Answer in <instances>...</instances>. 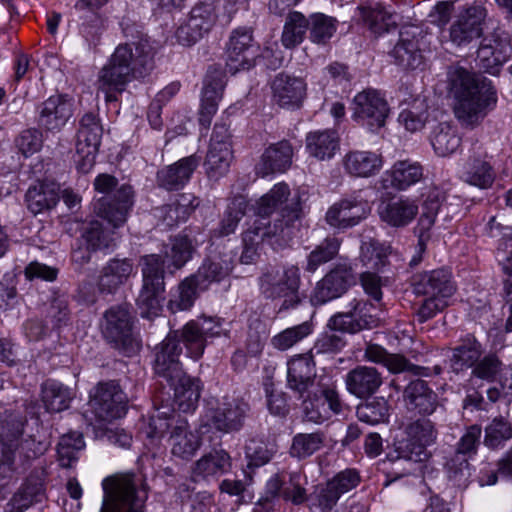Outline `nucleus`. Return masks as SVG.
<instances>
[{
  "mask_svg": "<svg viewBox=\"0 0 512 512\" xmlns=\"http://www.w3.org/2000/svg\"><path fill=\"white\" fill-rule=\"evenodd\" d=\"M313 330L314 326L312 322L304 321L301 324L279 332L272 338L271 343L274 348L280 351H286L311 335Z\"/></svg>",
  "mask_w": 512,
  "mask_h": 512,
  "instance_id": "nucleus-53",
  "label": "nucleus"
},
{
  "mask_svg": "<svg viewBox=\"0 0 512 512\" xmlns=\"http://www.w3.org/2000/svg\"><path fill=\"white\" fill-rule=\"evenodd\" d=\"M38 122L47 130H60L72 116V103L65 95H53L39 107Z\"/></svg>",
  "mask_w": 512,
  "mask_h": 512,
  "instance_id": "nucleus-25",
  "label": "nucleus"
},
{
  "mask_svg": "<svg viewBox=\"0 0 512 512\" xmlns=\"http://www.w3.org/2000/svg\"><path fill=\"white\" fill-rule=\"evenodd\" d=\"M404 434V440L411 448H427L434 445L437 439V430L429 419H418L409 423Z\"/></svg>",
  "mask_w": 512,
  "mask_h": 512,
  "instance_id": "nucleus-41",
  "label": "nucleus"
},
{
  "mask_svg": "<svg viewBox=\"0 0 512 512\" xmlns=\"http://www.w3.org/2000/svg\"><path fill=\"white\" fill-rule=\"evenodd\" d=\"M398 120L407 131H420L428 120L427 104L424 100H415L409 108L399 114Z\"/></svg>",
  "mask_w": 512,
  "mask_h": 512,
  "instance_id": "nucleus-56",
  "label": "nucleus"
},
{
  "mask_svg": "<svg viewBox=\"0 0 512 512\" xmlns=\"http://www.w3.org/2000/svg\"><path fill=\"white\" fill-rule=\"evenodd\" d=\"M404 399L409 410L423 415L432 414L438 406L437 394L421 379L411 381L407 385Z\"/></svg>",
  "mask_w": 512,
  "mask_h": 512,
  "instance_id": "nucleus-35",
  "label": "nucleus"
},
{
  "mask_svg": "<svg viewBox=\"0 0 512 512\" xmlns=\"http://www.w3.org/2000/svg\"><path fill=\"white\" fill-rule=\"evenodd\" d=\"M300 271L297 266L272 268L266 271L259 280L261 293L269 299L284 298L281 309L295 307L300 298Z\"/></svg>",
  "mask_w": 512,
  "mask_h": 512,
  "instance_id": "nucleus-11",
  "label": "nucleus"
},
{
  "mask_svg": "<svg viewBox=\"0 0 512 512\" xmlns=\"http://www.w3.org/2000/svg\"><path fill=\"white\" fill-rule=\"evenodd\" d=\"M121 28L124 37L126 38V42L122 45H127L134 54H138V48L143 46L145 43L149 48L150 55L152 56V60L154 59L153 48L149 43V40L146 34L143 33L142 27L137 23L131 21L129 18H123L121 23Z\"/></svg>",
  "mask_w": 512,
  "mask_h": 512,
  "instance_id": "nucleus-62",
  "label": "nucleus"
},
{
  "mask_svg": "<svg viewBox=\"0 0 512 512\" xmlns=\"http://www.w3.org/2000/svg\"><path fill=\"white\" fill-rule=\"evenodd\" d=\"M305 143L310 156L324 161L335 156L339 150L340 139L335 130H315L306 135Z\"/></svg>",
  "mask_w": 512,
  "mask_h": 512,
  "instance_id": "nucleus-38",
  "label": "nucleus"
},
{
  "mask_svg": "<svg viewBox=\"0 0 512 512\" xmlns=\"http://www.w3.org/2000/svg\"><path fill=\"white\" fill-rule=\"evenodd\" d=\"M102 333L117 349L129 355L139 349L132 333V316L128 304L112 306L104 314Z\"/></svg>",
  "mask_w": 512,
  "mask_h": 512,
  "instance_id": "nucleus-13",
  "label": "nucleus"
},
{
  "mask_svg": "<svg viewBox=\"0 0 512 512\" xmlns=\"http://www.w3.org/2000/svg\"><path fill=\"white\" fill-rule=\"evenodd\" d=\"M381 373L371 366L359 365L349 371L345 377L348 392L358 398L374 394L382 385Z\"/></svg>",
  "mask_w": 512,
  "mask_h": 512,
  "instance_id": "nucleus-29",
  "label": "nucleus"
},
{
  "mask_svg": "<svg viewBox=\"0 0 512 512\" xmlns=\"http://www.w3.org/2000/svg\"><path fill=\"white\" fill-rule=\"evenodd\" d=\"M199 161L198 156L190 155L162 168L157 173L158 185L169 191L182 189L190 180Z\"/></svg>",
  "mask_w": 512,
  "mask_h": 512,
  "instance_id": "nucleus-28",
  "label": "nucleus"
},
{
  "mask_svg": "<svg viewBox=\"0 0 512 512\" xmlns=\"http://www.w3.org/2000/svg\"><path fill=\"white\" fill-rule=\"evenodd\" d=\"M388 410V403L384 398H373L371 401L358 406L357 416L360 421L375 425L386 421Z\"/></svg>",
  "mask_w": 512,
  "mask_h": 512,
  "instance_id": "nucleus-58",
  "label": "nucleus"
},
{
  "mask_svg": "<svg viewBox=\"0 0 512 512\" xmlns=\"http://www.w3.org/2000/svg\"><path fill=\"white\" fill-rule=\"evenodd\" d=\"M370 209L366 202L356 198H346L334 203L326 212V222L336 229H347L364 220Z\"/></svg>",
  "mask_w": 512,
  "mask_h": 512,
  "instance_id": "nucleus-22",
  "label": "nucleus"
},
{
  "mask_svg": "<svg viewBox=\"0 0 512 512\" xmlns=\"http://www.w3.org/2000/svg\"><path fill=\"white\" fill-rule=\"evenodd\" d=\"M248 410V404L242 400H233L219 408L214 417V424L223 431L238 430Z\"/></svg>",
  "mask_w": 512,
  "mask_h": 512,
  "instance_id": "nucleus-43",
  "label": "nucleus"
},
{
  "mask_svg": "<svg viewBox=\"0 0 512 512\" xmlns=\"http://www.w3.org/2000/svg\"><path fill=\"white\" fill-rule=\"evenodd\" d=\"M142 287L136 299L141 317L152 318L159 315L162 307L164 282V261L160 255L149 254L141 257Z\"/></svg>",
  "mask_w": 512,
  "mask_h": 512,
  "instance_id": "nucleus-9",
  "label": "nucleus"
},
{
  "mask_svg": "<svg viewBox=\"0 0 512 512\" xmlns=\"http://www.w3.org/2000/svg\"><path fill=\"white\" fill-rule=\"evenodd\" d=\"M223 318L218 316L201 315L188 321L181 330H176L171 334H177V341L183 343L186 355L199 360L207 345L215 338L230 336V328Z\"/></svg>",
  "mask_w": 512,
  "mask_h": 512,
  "instance_id": "nucleus-8",
  "label": "nucleus"
},
{
  "mask_svg": "<svg viewBox=\"0 0 512 512\" xmlns=\"http://www.w3.org/2000/svg\"><path fill=\"white\" fill-rule=\"evenodd\" d=\"M360 250V261L367 269L379 271L388 262L390 247L375 239L363 241Z\"/></svg>",
  "mask_w": 512,
  "mask_h": 512,
  "instance_id": "nucleus-49",
  "label": "nucleus"
},
{
  "mask_svg": "<svg viewBox=\"0 0 512 512\" xmlns=\"http://www.w3.org/2000/svg\"><path fill=\"white\" fill-rule=\"evenodd\" d=\"M356 277L348 263L336 264L317 284L313 291L312 301L315 304H325L343 295Z\"/></svg>",
  "mask_w": 512,
  "mask_h": 512,
  "instance_id": "nucleus-18",
  "label": "nucleus"
},
{
  "mask_svg": "<svg viewBox=\"0 0 512 512\" xmlns=\"http://www.w3.org/2000/svg\"><path fill=\"white\" fill-rule=\"evenodd\" d=\"M485 16V9L479 5L470 6L459 13L448 29L450 42L457 47H466L478 39Z\"/></svg>",
  "mask_w": 512,
  "mask_h": 512,
  "instance_id": "nucleus-19",
  "label": "nucleus"
},
{
  "mask_svg": "<svg viewBox=\"0 0 512 512\" xmlns=\"http://www.w3.org/2000/svg\"><path fill=\"white\" fill-rule=\"evenodd\" d=\"M72 399L71 390L60 382L48 380L42 385V401L48 412L66 410Z\"/></svg>",
  "mask_w": 512,
  "mask_h": 512,
  "instance_id": "nucleus-42",
  "label": "nucleus"
},
{
  "mask_svg": "<svg viewBox=\"0 0 512 512\" xmlns=\"http://www.w3.org/2000/svg\"><path fill=\"white\" fill-rule=\"evenodd\" d=\"M194 247L186 236H177L171 240V244L165 248V257L171 261L175 269L183 267L192 257Z\"/></svg>",
  "mask_w": 512,
  "mask_h": 512,
  "instance_id": "nucleus-57",
  "label": "nucleus"
},
{
  "mask_svg": "<svg viewBox=\"0 0 512 512\" xmlns=\"http://www.w3.org/2000/svg\"><path fill=\"white\" fill-rule=\"evenodd\" d=\"M310 38L315 43H326L336 31V20L322 13L311 15Z\"/></svg>",
  "mask_w": 512,
  "mask_h": 512,
  "instance_id": "nucleus-59",
  "label": "nucleus"
},
{
  "mask_svg": "<svg viewBox=\"0 0 512 512\" xmlns=\"http://www.w3.org/2000/svg\"><path fill=\"white\" fill-rule=\"evenodd\" d=\"M412 287L416 295L426 296L417 311V317L421 323L432 319L448 307L456 291L452 273L444 268L414 275Z\"/></svg>",
  "mask_w": 512,
  "mask_h": 512,
  "instance_id": "nucleus-4",
  "label": "nucleus"
},
{
  "mask_svg": "<svg viewBox=\"0 0 512 512\" xmlns=\"http://www.w3.org/2000/svg\"><path fill=\"white\" fill-rule=\"evenodd\" d=\"M448 79L455 98V117L465 128L478 126L486 117L490 103L496 100L490 83L459 66L450 67Z\"/></svg>",
  "mask_w": 512,
  "mask_h": 512,
  "instance_id": "nucleus-1",
  "label": "nucleus"
},
{
  "mask_svg": "<svg viewBox=\"0 0 512 512\" xmlns=\"http://www.w3.org/2000/svg\"><path fill=\"white\" fill-rule=\"evenodd\" d=\"M309 26V21L300 12H292L288 15L283 33L282 43L286 48H294L299 45L306 33Z\"/></svg>",
  "mask_w": 512,
  "mask_h": 512,
  "instance_id": "nucleus-54",
  "label": "nucleus"
},
{
  "mask_svg": "<svg viewBox=\"0 0 512 512\" xmlns=\"http://www.w3.org/2000/svg\"><path fill=\"white\" fill-rule=\"evenodd\" d=\"M246 208L247 201L245 197L241 195L235 196L224 211L218 227L212 231V236L219 238L233 234L240 220L245 215Z\"/></svg>",
  "mask_w": 512,
  "mask_h": 512,
  "instance_id": "nucleus-44",
  "label": "nucleus"
},
{
  "mask_svg": "<svg viewBox=\"0 0 512 512\" xmlns=\"http://www.w3.org/2000/svg\"><path fill=\"white\" fill-rule=\"evenodd\" d=\"M102 126L93 113H86L79 122L75 162L78 171L88 173L95 164L101 142Z\"/></svg>",
  "mask_w": 512,
  "mask_h": 512,
  "instance_id": "nucleus-14",
  "label": "nucleus"
},
{
  "mask_svg": "<svg viewBox=\"0 0 512 512\" xmlns=\"http://www.w3.org/2000/svg\"><path fill=\"white\" fill-rule=\"evenodd\" d=\"M231 271V261L217 257L204 261L195 274L200 281V285L207 290L212 283H218L225 279Z\"/></svg>",
  "mask_w": 512,
  "mask_h": 512,
  "instance_id": "nucleus-48",
  "label": "nucleus"
},
{
  "mask_svg": "<svg viewBox=\"0 0 512 512\" xmlns=\"http://www.w3.org/2000/svg\"><path fill=\"white\" fill-rule=\"evenodd\" d=\"M365 357L371 362L383 364L393 373L409 371L414 368V366L403 356L389 354L383 347L376 344H370L367 346L365 350Z\"/></svg>",
  "mask_w": 512,
  "mask_h": 512,
  "instance_id": "nucleus-51",
  "label": "nucleus"
},
{
  "mask_svg": "<svg viewBox=\"0 0 512 512\" xmlns=\"http://www.w3.org/2000/svg\"><path fill=\"white\" fill-rule=\"evenodd\" d=\"M292 145L282 140L271 144L262 154L260 161L255 166L258 176L266 177L276 172L286 171L292 164Z\"/></svg>",
  "mask_w": 512,
  "mask_h": 512,
  "instance_id": "nucleus-27",
  "label": "nucleus"
},
{
  "mask_svg": "<svg viewBox=\"0 0 512 512\" xmlns=\"http://www.w3.org/2000/svg\"><path fill=\"white\" fill-rule=\"evenodd\" d=\"M512 438L511 424L503 417H496L485 428V445L489 447L504 446Z\"/></svg>",
  "mask_w": 512,
  "mask_h": 512,
  "instance_id": "nucleus-61",
  "label": "nucleus"
},
{
  "mask_svg": "<svg viewBox=\"0 0 512 512\" xmlns=\"http://www.w3.org/2000/svg\"><path fill=\"white\" fill-rule=\"evenodd\" d=\"M177 334H168L167 337L155 347L154 371L158 377L166 382L183 376L184 370L179 361L182 347L177 341Z\"/></svg>",
  "mask_w": 512,
  "mask_h": 512,
  "instance_id": "nucleus-21",
  "label": "nucleus"
},
{
  "mask_svg": "<svg viewBox=\"0 0 512 512\" xmlns=\"http://www.w3.org/2000/svg\"><path fill=\"white\" fill-rule=\"evenodd\" d=\"M216 20L215 3L211 0L199 2L192 8L187 21L178 27V42L185 46L195 44L211 31Z\"/></svg>",
  "mask_w": 512,
  "mask_h": 512,
  "instance_id": "nucleus-16",
  "label": "nucleus"
},
{
  "mask_svg": "<svg viewBox=\"0 0 512 512\" xmlns=\"http://www.w3.org/2000/svg\"><path fill=\"white\" fill-rule=\"evenodd\" d=\"M351 111V117L358 125L377 132L385 126L390 107L381 92L369 88L354 96Z\"/></svg>",
  "mask_w": 512,
  "mask_h": 512,
  "instance_id": "nucleus-12",
  "label": "nucleus"
},
{
  "mask_svg": "<svg viewBox=\"0 0 512 512\" xmlns=\"http://www.w3.org/2000/svg\"><path fill=\"white\" fill-rule=\"evenodd\" d=\"M360 16L369 30L374 34H382L394 28L397 16L382 3L369 4L359 7Z\"/></svg>",
  "mask_w": 512,
  "mask_h": 512,
  "instance_id": "nucleus-39",
  "label": "nucleus"
},
{
  "mask_svg": "<svg viewBox=\"0 0 512 512\" xmlns=\"http://www.w3.org/2000/svg\"><path fill=\"white\" fill-rule=\"evenodd\" d=\"M395 61L407 69H415L422 64L423 55L420 47V40L413 28H406L400 31V37L392 50Z\"/></svg>",
  "mask_w": 512,
  "mask_h": 512,
  "instance_id": "nucleus-34",
  "label": "nucleus"
},
{
  "mask_svg": "<svg viewBox=\"0 0 512 512\" xmlns=\"http://www.w3.org/2000/svg\"><path fill=\"white\" fill-rule=\"evenodd\" d=\"M60 187L53 181H42L28 188L25 201L27 208L33 214L50 210L59 201Z\"/></svg>",
  "mask_w": 512,
  "mask_h": 512,
  "instance_id": "nucleus-37",
  "label": "nucleus"
},
{
  "mask_svg": "<svg viewBox=\"0 0 512 512\" xmlns=\"http://www.w3.org/2000/svg\"><path fill=\"white\" fill-rule=\"evenodd\" d=\"M174 390V406L183 413L195 410L200 398V382L189 377L185 372L183 376L167 381Z\"/></svg>",
  "mask_w": 512,
  "mask_h": 512,
  "instance_id": "nucleus-36",
  "label": "nucleus"
},
{
  "mask_svg": "<svg viewBox=\"0 0 512 512\" xmlns=\"http://www.w3.org/2000/svg\"><path fill=\"white\" fill-rule=\"evenodd\" d=\"M300 212L299 203L291 202L281 209L280 218L275 219L273 224L255 219L242 234L243 245L258 248L265 238L272 237H277L284 242L290 240L297 229Z\"/></svg>",
  "mask_w": 512,
  "mask_h": 512,
  "instance_id": "nucleus-10",
  "label": "nucleus"
},
{
  "mask_svg": "<svg viewBox=\"0 0 512 512\" xmlns=\"http://www.w3.org/2000/svg\"><path fill=\"white\" fill-rule=\"evenodd\" d=\"M222 429H219L214 423L202 424L196 431L193 439V448H217L222 445Z\"/></svg>",
  "mask_w": 512,
  "mask_h": 512,
  "instance_id": "nucleus-64",
  "label": "nucleus"
},
{
  "mask_svg": "<svg viewBox=\"0 0 512 512\" xmlns=\"http://www.w3.org/2000/svg\"><path fill=\"white\" fill-rule=\"evenodd\" d=\"M103 500L100 512H144L148 488L133 473H115L102 481Z\"/></svg>",
  "mask_w": 512,
  "mask_h": 512,
  "instance_id": "nucleus-3",
  "label": "nucleus"
},
{
  "mask_svg": "<svg viewBox=\"0 0 512 512\" xmlns=\"http://www.w3.org/2000/svg\"><path fill=\"white\" fill-rule=\"evenodd\" d=\"M206 288L200 285V281L196 274H191L182 280L178 285V295L169 302V307L174 310H189L199 297L200 293Z\"/></svg>",
  "mask_w": 512,
  "mask_h": 512,
  "instance_id": "nucleus-47",
  "label": "nucleus"
},
{
  "mask_svg": "<svg viewBox=\"0 0 512 512\" xmlns=\"http://www.w3.org/2000/svg\"><path fill=\"white\" fill-rule=\"evenodd\" d=\"M134 274V264L131 259H110L101 269L98 279L99 290L105 293H115Z\"/></svg>",
  "mask_w": 512,
  "mask_h": 512,
  "instance_id": "nucleus-31",
  "label": "nucleus"
},
{
  "mask_svg": "<svg viewBox=\"0 0 512 512\" xmlns=\"http://www.w3.org/2000/svg\"><path fill=\"white\" fill-rule=\"evenodd\" d=\"M230 466V456L225 450H212L196 462L194 473L203 477L225 472Z\"/></svg>",
  "mask_w": 512,
  "mask_h": 512,
  "instance_id": "nucleus-55",
  "label": "nucleus"
},
{
  "mask_svg": "<svg viewBox=\"0 0 512 512\" xmlns=\"http://www.w3.org/2000/svg\"><path fill=\"white\" fill-rule=\"evenodd\" d=\"M94 189L103 194L94 203L95 213L105 219L114 228L122 226L133 206V189L130 185H121L116 189L118 180L110 174H99L94 180Z\"/></svg>",
  "mask_w": 512,
  "mask_h": 512,
  "instance_id": "nucleus-6",
  "label": "nucleus"
},
{
  "mask_svg": "<svg viewBox=\"0 0 512 512\" xmlns=\"http://www.w3.org/2000/svg\"><path fill=\"white\" fill-rule=\"evenodd\" d=\"M346 344L347 340L343 335L327 328V330L318 336L310 353H312V355L337 354L343 350Z\"/></svg>",
  "mask_w": 512,
  "mask_h": 512,
  "instance_id": "nucleus-60",
  "label": "nucleus"
},
{
  "mask_svg": "<svg viewBox=\"0 0 512 512\" xmlns=\"http://www.w3.org/2000/svg\"><path fill=\"white\" fill-rule=\"evenodd\" d=\"M340 246L341 241L338 238H325L307 255L303 269L308 273H315L320 266L330 262L338 255Z\"/></svg>",
  "mask_w": 512,
  "mask_h": 512,
  "instance_id": "nucleus-45",
  "label": "nucleus"
},
{
  "mask_svg": "<svg viewBox=\"0 0 512 512\" xmlns=\"http://www.w3.org/2000/svg\"><path fill=\"white\" fill-rule=\"evenodd\" d=\"M185 419H175L168 407L157 409L148 421H144L139 437L145 446H171L172 448H193L195 435L187 431Z\"/></svg>",
  "mask_w": 512,
  "mask_h": 512,
  "instance_id": "nucleus-5",
  "label": "nucleus"
},
{
  "mask_svg": "<svg viewBox=\"0 0 512 512\" xmlns=\"http://www.w3.org/2000/svg\"><path fill=\"white\" fill-rule=\"evenodd\" d=\"M290 195V189L286 183L275 184L269 192L263 195L255 206L257 220L269 222L267 217L273 213L275 209L283 205Z\"/></svg>",
  "mask_w": 512,
  "mask_h": 512,
  "instance_id": "nucleus-46",
  "label": "nucleus"
},
{
  "mask_svg": "<svg viewBox=\"0 0 512 512\" xmlns=\"http://www.w3.org/2000/svg\"><path fill=\"white\" fill-rule=\"evenodd\" d=\"M423 177V167L418 162L401 160L382 175L381 181L384 188L406 190L418 183Z\"/></svg>",
  "mask_w": 512,
  "mask_h": 512,
  "instance_id": "nucleus-32",
  "label": "nucleus"
},
{
  "mask_svg": "<svg viewBox=\"0 0 512 512\" xmlns=\"http://www.w3.org/2000/svg\"><path fill=\"white\" fill-rule=\"evenodd\" d=\"M288 387L298 393L300 398L310 393L316 377L315 362L312 353L297 355L287 363Z\"/></svg>",
  "mask_w": 512,
  "mask_h": 512,
  "instance_id": "nucleus-23",
  "label": "nucleus"
},
{
  "mask_svg": "<svg viewBox=\"0 0 512 512\" xmlns=\"http://www.w3.org/2000/svg\"><path fill=\"white\" fill-rule=\"evenodd\" d=\"M259 46L254 42L250 28L234 29L227 45L226 66L234 74L242 69H249L258 55Z\"/></svg>",
  "mask_w": 512,
  "mask_h": 512,
  "instance_id": "nucleus-17",
  "label": "nucleus"
},
{
  "mask_svg": "<svg viewBox=\"0 0 512 512\" xmlns=\"http://www.w3.org/2000/svg\"><path fill=\"white\" fill-rule=\"evenodd\" d=\"M318 396L315 393V401H303L305 416L309 421L323 422L330 417L325 409V404L332 414H340L343 411L344 404L340 399L339 393L332 386L322 388Z\"/></svg>",
  "mask_w": 512,
  "mask_h": 512,
  "instance_id": "nucleus-33",
  "label": "nucleus"
},
{
  "mask_svg": "<svg viewBox=\"0 0 512 512\" xmlns=\"http://www.w3.org/2000/svg\"><path fill=\"white\" fill-rule=\"evenodd\" d=\"M134 54L127 45H118L97 78V91L107 103L118 101L128 83L146 76L154 66L149 48L144 43Z\"/></svg>",
  "mask_w": 512,
  "mask_h": 512,
  "instance_id": "nucleus-2",
  "label": "nucleus"
},
{
  "mask_svg": "<svg viewBox=\"0 0 512 512\" xmlns=\"http://www.w3.org/2000/svg\"><path fill=\"white\" fill-rule=\"evenodd\" d=\"M273 98L285 108L299 107L306 96V84L302 78L278 74L271 85Z\"/></svg>",
  "mask_w": 512,
  "mask_h": 512,
  "instance_id": "nucleus-26",
  "label": "nucleus"
},
{
  "mask_svg": "<svg viewBox=\"0 0 512 512\" xmlns=\"http://www.w3.org/2000/svg\"><path fill=\"white\" fill-rule=\"evenodd\" d=\"M512 47L509 35L497 28L486 35L480 42L477 51V61L485 72L496 75L511 56Z\"/></svg>",
  "mask_w": 512,
  "mask_h": 512,
  "instance_id": "nucleus-15",
  "label": "nucleus"
},
{
  "mask_svg": "<svg viewBox=\"0 0 512 512\" xmlns=\"http://www.w3.org/2000/svg\"><path fill=\"white\" fill-rule=\"evenodd\" d=\"M481 354V344L475 338H467L453 350L451 367L456 372L471 368L479 361Z\"/></svg>",
  "mask_w": 512,
  "mask_h": 512,
  "instance_id": "nucleus-52",
  "label": "nucleus"
},
{
  "mask_svg": "<svg viewBox=\"0 0 512 512\" xmlns=\"http://www.w3.org/2000/svg\"><path fill=\"white\" fill-rule=\"evenodd\" d=\"M377 211L381 221L391 227L399 228L409 225L415 219L418 214V205L409 198L394 197L382 201Z\"/></svg>",
  "mask_w": 512,
  "mask_h": 512,
  "instance_id": "nucleus-24",
  "label": "nucleus"
},
{
  "mask_svg": "<svg viewBox=\"0 0 512 512\" xmlns=\"http://www.w3.org/2000/svg\"><path fill=\"white\" fill-rule=\"evenodd\" d=\"M344 171L358 178H369L376 175L383 167L381 154L367 150H352L343 157Z\"/></svg>",
  "mask_w": 512,
  "mask_h": 512,
  "instance_id": "nucleus-30",
  "label": "nucleus"
},
{
  "mask_svg": "<svg viewBox=\"0 0 512 512\" xmlns=\"http://www.w3.org/2000/svg\"><path fill=\"white\" fill-rule=\"evenodd\" d=\"M82 238L87 249L92 251L110 248L114 242V238L104 231L102 224L98 221L89 223L82 233Z\"/></svg>",
  "mask_w": 512,
  "mask_h": 512,
  "instance_id": "nucleus-63",
  "label": "nucleus"
},
{
  "mask_svg": "<svg viewBox=\"0 0 512 512\" xmlns=\"http://www.w3.org/2000/svg\"><path fill=\"white\" fill-rule=\"evenodd\" d=\"M128 399L116 381L99 382L89 392L83 417L89 425L111 422L127 412Z\"/></svg>",
  "mask_w": 512,
  "mask_h": 512,
  "instance_id": "nucleus-7",
  "label": "nucleus"
},
{
  "mask_svg": "<svg viewBox=\"0 0 512 512\" xmlns=\"http://www.w3.org/2000/svg\"><path fill=\"white\" fill-rule=\"evenodd\" d=\"M232 158V148L224 147L221 149V147H209L204 161L207 176L210 179L218 180L226 175L229 171Z\"/></svg>",
  "mask_w": 512,
  "mask_h": 512,
  "instance_id": "nucleus-50",
  "label": "nucleus"
},
{
  "mask_svg": "<svg viewBox=\"0 0 512 512\" xmlns=\"http://www.w3.org/2000/svg\"><path fill=\"white\" fill-rule=\"evenodd\" d=\"M460 179L480 189H488L495 180V171L486 151L481 146H473L460 169Z\"/></svg>",
  "mask_w": 512,
  "mask_h": 512,
  "instance_id": "nucleus-20",
  "label": "nucleus"
},
{
  "mask_svg": "<svg viewBox=\"0 0 512 512\" xmlns=\"http://www.w3.org/2000/svg\"><path fill=\"white\" fill-rule=\"evenodd\" d=\"M430 143L439 157H449L456 153L461 146L462 138L456 127L440 123L430 134Z\"/></svg>",
  "mask_w": 512,
  "mask_h": 512,
  "instance_id": "nucleus-40",
  "label": "nucleus"
}]
</instances>
